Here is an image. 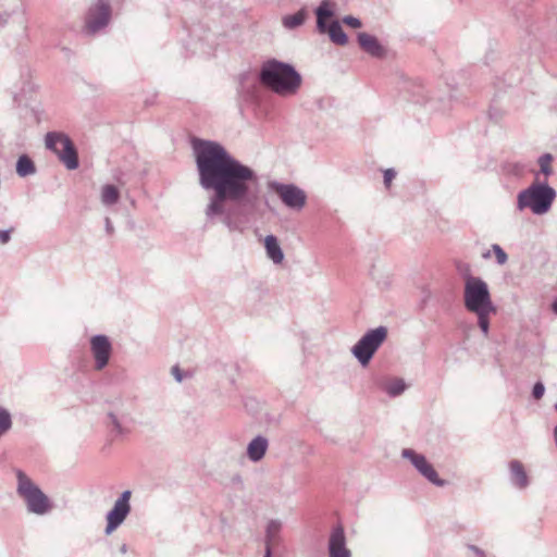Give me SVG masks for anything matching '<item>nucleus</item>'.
<instances>
[{
  "mask_svg": "<svg viewBox=\"0 0 557 557\" xmlns=\"http://www.w3.org/2000/svg\"><path fill=\"white\" fill-rule=\"evenodd\" d=\"M488 115H490V119L495 122H498L503 116L502 112L496 110L494 107L490 108Z\"/></svg>",
  "mask_w": 557,
  "mask_h": 557,
  "instance_id": "72a5a7b5",
  "label": "nucleus"
},
{
  "mask_svg": "<svg viewBox=\"0 0 557 557\" xmlns=\"http://www.w3.org/2000/svg\"><path fill=\"white\" fill-rule=\"evenodd\" d=\"M506 171L511 175L521 176L524 172V165L521 163H510L506 166Z\"/></svg>",
  "mask_w": 557,
  "mask_h": 557,
  "instance_id": "c85d7f7f",
  "label": "nucleus"
},
{
  "mask_svg": "<svg viewBox=\"0 0 557 557\" xmlns=\"http://www.w3.org/2000/svg\"><path fill=\"white\" fill-rule=\"evenodd\" d=\"M269 447V441L263 435H257L247 445V457L252 462L263 459Z\"/></svg>",
  "mask_w": 557,
  "mask_h": 557,
  "instance_id": "dca6fc26",
  "label": "nucleus"
},
{
  "mask_svg": "<svg viewBox=\"0 0 557 557\" xmlns=\"http://www.w3.org/2000/svg\"><path fill=\"white\" fill-rule=\"evenodd\" d=\"M552 161L553 156L550 153H544L537 160V163L540 165V173H542L545 176V178H547L554 173L553 168L550 165Z\"/></svg>",
  "mask_w": 557,
  "mask_h": 557,
  "instance_id": "393cba45",
  "label": "nucleus"
},
{
  "mask_svg": "<svg viewBox=\"0 0 557 557\" xmlns=\"http://www.w3.org/2000/svg\"><path fill=\"white\" fill-rule=\"evenodd\" d=\"M407 388V385L403 379H394L384 387L385 392L391 397H397L401 395Z\"/></svg>",
  "mask_w": 557,
  "mask_h": 557,
  "instance_id": "b1692460",
  "label": "nucleus"
},
{
  "mask_svg": "<svg viewBox=\"0 0 557 557\" xmlns=\"http://www.w3.org/2000/svg\"><path fill=\"white\" fill-rule=\"evenodd\" d=\"M317 30L320 34H327L330 40L337 46H346L348 36L344 32L337 20H332L335 15V3L332 0H322L315 8Z\"/></svg>",
  "mask_w": 557,
  "mask_h": 557,
  "instance_id": "423d86ee",
  "label": "nucleus"
},
{
  "mask_svg": "<svg viewBox=\"0 0 557 557\" xmlns=\"http://www.w3.org/2000/svg\"><path fill=\"white\" fill-rule=\"evenodd\" d=\"M343 23L351 28H360L362 26L361 21L352 15L344 16Z\"/></svg>",
  "mask_w": 557,
  "mask_h": 557,
  "instance_id": "c756f323",
  "label": "nucleus"
},
{
  "mask_svg": "<svg viewBox=\"0 0 557 557\" xmlns=\"http://www.w3.org/2000/svg\"><path fill=\"white\" fill-rule=\"evenodd\" d=\"M14 231L13 227L0 231V244L5 245L11 240V234Z\"/></svg>",
  "mask_w": 557,
  "mask_h": 557,
  "instance_id": "473e14b6",
  "label": "nucleus"
},
{
  "mask_svg": "<svg viewBox=\"0 0 557 557\" xmlns=\"http://www.w3.org/2000/svg\"><path fill=\"white\" fill-rule=\"evenodd\" d=\"M270 190L274 191L282 202L290 210L300 211L307 201L306 193L295 184H285L271 181L268 184Z\"/></svg>",
  "mask_w": 557,
  "mask_h": 557,
  "instance_id": "9d476101",
  "label": "nucleus"
},
{
  "mask_svg": "<svg viewBox=\"0 0 557 557\" xmlns=\"http://www.w3.org/2000/svg\"><path fill=\"white\" fill-rule=\"evenodd\" d=\"M172 374L174 375V377L176 379L177 382H182L183 381V375L181 373V370L177 366H174L172 368Z\"/></svg>",
  "mask_w": 557,
  "mask_h": 557,
  "instance_id": "4c0bfd02",
  "label": "nucleus"
},
{
  "mask_svg": "<svg viewBox=\"0 0 557 557\" xmlns=\"http://www.w3.org/2000/svg\"><path fill=\"white\" fill-rule=\"evenodd\" d=\"M11 17V14L9 12L0 13V29L3 28Z\"/></svg>",
  "mask_w": 557,
  "mask_h": 557,
  "instance_id": "e433bc0d",
  "label": "nucleus"
},
{
  "mask_svg": "<svg viewBox=\"0 0 557 557\" xmlns=\"http://www.w3.org/2000/svg\"><path fill=\"white\" fill-rule=\"evenodd\" d=\"M545 393V386L542 382H536L532 388V397L534 399H541Z\"/></svg>",
  "mask_w": 557,
  "mask_h": 557,
  "instance_id": "7c9ffc66",
  "label": "nucleus"
},
{
  "mask_svg": "<svg viewBox=\"0 0 557 557\" xmlns=\"http://www.w3.org/2000/svg\"><path fill=\"white\" fill-rule=\"evenodd\" d=\"M467 547L469 550H471L478 557H486L485 552L483 549H481L480 547H478L475 545H468Z\"/></svg>",
  "mask_w": 557,
  "mask_h": 557,
  "instance_id": "f704fd0d",
  "label": "nucleus"
},
{
  "mask_svg": "<svg viewBox=\"0 0 557 557\" xmlns=\"http://www.w3.org/2000/svg\"><path fill=\"white\" fill-rule=\"evenodd\" d=\"M36 165L34 161L27 156L22 154L16 161V173L21 177L34 175L36 173Z\"/></svg>",
  "mask_w": 557,
  "mask_h": 557,
  "instance_id": "412c9836",
  "label": "nucleus"
},
{
  "mask_svg": "<svg viewBox=\"0 0 557 557\" xmlns=\"http://www.w3.org/2000/svg\"><path fill=\"white\" fill-rule=\"evenodd\" d=\"M329 557H351V552L346 546V535L344 527L338 523L330 534L327 543Z\"/></svg>",
  "mask_w": 557,
  "mask_h": 557,
  "instance_id": "4468645a",
  "label": "nucleus"
},
{
  "mask_svg": "<svg viewBox=\"0 0 557 557\" xmlns=\"http://www.w3.org/2000/svg\"><path fill=\"white\" fill-rule=\"evenodd\" d=\"M556 197V190L547 181L540 182L536 177L529 187L518 193L517 210L529 209L535 215H544L552 209Z\"/></svg>",
  "mask_w": 557,
  "mask_h": 557,
  "instance_id": "7ed1b4c3",
  "label": "nucleus"
},
{
  "mask_svg": "<svg viewBox=\"0 0 557 557\" xmlns=\"http://www.w3.org/2000/svg\"><path fill=\"white\" fill-rule=\"evenodd\" d=\"M46 148L55 153L67 170L79 166L78 151L69 135L61 132H48L45 136Z\"/></svg>",
  "mask_w": 557,
  "mask_h": 557,
  "instance_id": "6e6552de",
  "label": "nucleus"
},
{
  "mask_svg": "<svg viewBox=\"0 0 557 557\" xmlns=\"http://www.w3.org/2000/svg\"><path fill=\"white\" fill-rule=\"evenodd\" d=\"M387 335V327L383 325L368 330L351 347L352 356L362 367H367L371 362L375 352L386 341Z\"/></svg>",
  "mask_w": 557,
  "mask_h": 557,
  "instance_id": "0eeeda50",
  "label": "nucleus"
},
{
  "mask_svg": "<svg viewBox=\"0 0 557 557\" xmlns=\"http://www.w3.org/2000/svg\"><path fill=\"white\" fill-rule=\"evenodd\" d=\"M120 552L122 554H125L127 552V545L126 544H123L121 547H120Z\"/></svg>",
  "mask_w": 557,
  "mask_h": 557,
  "instance_id": "a19ab883",
  "label": "nucleus"
},
{
  "mask_svg": "<svg viewBox=\"0 0 557 557\" xmlns=\"http://www.w3.org/2000/svg\"><path fill=\"white\" fill-rule=\"evenodd\" d=\"M282 523L278 520H270L265 529L264 544L274 548L278 545L281 537Z\"/></svg>",
  "mask_w": 557,
  "mask_h": 557,
  "instance_id": "6ab92c4d",
  "label": "nucleus"
},
{
  "mask_svg": "<svg viewBox=\"0 0 557 557\" xmlns=\"http://www.w3.org/2000/svg\"><path fill=\"white\" fill-rule=\"evenodd\" d=\"M396 171L391 168L384 171V185L386 188L391 186L392 181L396 177Z\"/></svg>",
  "mask_w": 557,
  "mask_h": 557,
  "instance_id": "2f4dec72",
  "label": "nucleus"
},
{
  "mask_svg": "<svg viewBox=\"0 0 557 557\" xmlns=\"http://www.w3.org/2000/svg\"><path fill=\"white\" fill-rule=\"evenodd\" d=\"M357 40L360 48L369 55L377 59H384L387 54L386 48L379 41V39L368 33H358Z\"/></svg>",
  "mask_w": 557,
  "mask_h": 557,
  "instance_id": "2eb2a0df",
  "label": "nucleus"
},
{
  "mask_svg": "<svg viewBox=\"0 0 557 557\" xmlns=\"http://www.w3.org/2000/svg\"><path fill=\"white\" fill-rule=\"evenodd\" d=\"M112 350V344L107 335L97 334L90 337V352L97 371H101L109 364Z\"/></svg>",
  "mask_w": 557,
  "mask_h": 557,
  "instance_id": "ddd939ff",
  "label": "nucleus"
},
{
  "mask_svg": "<svg viewBox=\"0 0 557 557\" xmlns=\"http://www.w3.org/2000/svg\"><path fill=\"white\" fill-rule=\"evenodd\" d=\"M264 248L268 258L274 263L280 264L284 259V252L280 246L278 239L274 235H268L264 239Z\"/></svg>",
  "mask_w": 557,
  "mask_h": 557,
  "instance_id": "a211bd4d",
  "label": "nucleus"
},
{
  "mask_svg": "<svg viewBox=\"0 0 557 557\" xmlns=\"http://www.w3.org/2000/svg\"><path fill=\"white\" fill-rule=\"evenodd\" d=\"M510 482L517 488H525L529 485V478L523 465L519 460H511L509 463Z\"/></svg>",
  "mask_w": 557,
  "mask_h": 557,
  "instance_id": "f3484780",
  "label": "nucleus"
},
{
  "mask_svg": "<svg viewBox=\"0 0 557 557\" xmlns=\"http://www.w3.org/2000/svg\"><path fill=\"white\" fill-rule=\"evenodd\" d=\"M308 17V12L306 8H301L294 14L285 15L282 18V24L287 29H295L301 26Z\"/></svg>",
  "mask_w": 557,
  "mask_h": 557,
  "instance_id": "aec40b11",
  "label": "nucleus"
},
{
  "mask_svg": "<svg viewBox=\"0 0 557 557\" xmlns=\"http://www.w3.org/2000/svg\"><path fill=\"white\" fill-rule=\"evenodd\" d=\"M492 251L494 252V255L496 257L497 264L504 265L507 262L508 255L498 244L492 245Z\"/></svg>",
  "mask_w": 557,
  "mask_h": 557,
  "instance_id": "bb28decb",
  "label": "nucleus"
},
{
  "mask_svg": "<svg viewBox=\"0 0 557 557\" xmlns=\"http://www.w3.org/2000/svg\"><path fill=\"white\" fill-rule=\"evenodd\" d=\"M255 97H256V96H255V91H251V92L247 96V98H248V99H253Z\"/></svg>",
  "mask_w": 557,
  "mask_h": 557,
  "instance_id": "79ce46f5",
  "label": "nucleus"
},
{
  "mask_svg": "<svg viewBox=\"0 0 557 557\" xmlns=\"http://www.w3.org/2000/svg\"><path fill=\"white\" fill-rule=\"evenodd\" d=\"M401 456L405 459H408L412 463V466L417 469V471L432 484H434L436 486H441V487L446 484V481L438 476L436 470L426 460L424 455L418 454L411 448H405L401 451Z\"/></svg>",
  "mask_w": 557,
  "mask_h": 557,
  "instance_id": "f8f14e48",
  "label": "nucleus"
},
{
  "mask_svg": "<svg viewBox=\"0 0 557 557\" xmlns=\"http://www.w3.org/2000/svg\"><path fill=\"white\" fill-rule=\"evenodd\" d=\"M120 191L112 184H107L101 190V201L104 206H113L119 202Z\"/></svg>",
  "mask_w": 557,
  "mask_h": 557,
  "instance_id": "4be33fe9",
  "label": "nucleus"
},
{
  "mask_svg": "<svg viewBox=\"0 0 557 557\" xmlns=\"http://www.w3.org/2000/svg\"><path fill=\"white\" fill-rule=\"evenodd\" d=\"M272 547L265 546L264 555L263 557H272Z\"/></svg>",
  "mask_w": 557,
  "mask_h": 557,
  "instance_id": "58836bf2",
  "label": "nucleus"
},
{
  "mask_svg": "<svg viewBox=\"0 0 557 557\" xmlns=\"http://www.w3.org/2000/svg\"><path fill=\"white\" fill-rule=\"evenodd\" d=\"M490 255H491V252H490V251H486L485 253H483V258H484V259H487V258H490Z\"/></svg>",
  "mask_w": 557,
  "mask_h": 557,
  "instance_id": "37998d69",
  "label": "nucleus"
},
{
  "mask_svg": "<svg viewBox=\"0 0 557 557\" xmlns=\"http://www.w3.org/2000/svg\"><path fill=\"white\" fill-rule=\"evenodd\" d=\"M17 495L25 502L27 511L37 516L48 513L52 504L49 497L22 470L16 471Z\"/></svg>",
  "mask_w": 557,
  "mask_h": 557,
  "instance_id": "39448f33",
  "label": "nucleus"
},
{
  "mask_svg": "<svg viewBox=\"0 0 557 557\" xmlns=\"http://www.w3.org/2000/svg\"><path fill=\"white\" fill-rule=\"evenodd\" d=\"M108 418L110 419V423L112 424L113 430L117 434H124V433L127 432V430L123 426L122 421L120 420V418L115 413L109 412L108 413Z\"/></svg>",
  "mask_w": 557,
  "mask_h": 557,
  "instance_id": "cd10ccee",
  "label": "nucleus"
},
{
  "mask_svg": "<svg viewBox=\"0 0 557 557\" xmlns=\"http://www.w3.org/2000/svg\"><path fill=\"white\" fill-rule=\"evenodd\" d=\"M552 311L557 314V298L552 302Z\"/></svg>",
  "mask_w": 557,
  "mask_h": 557,
  "instance_id": "ea45409f",
  "label": "nucleus"
},
{
  "mask_svg": "<svg viewBox=\"0 0 557 557\" xmlns=\"http://www.w3.org/2000/svg\"><path fill=\"white\" fill-rule=\"evenodd\" d=\"M104 227L108 235H112L114 233V227L109 216L104 218Z\"/></svg>",
  "mask_w": 557,
  "mask_h": 557,
  "instance_id": "c9c22d12",
  "label": "nucleus"
},
{
  "mask_svg": "<svg viewBox=\"0 0 557 557\" xmlns=\"http://www.w3.org/2000/svg\"><path fill=\"white\" fill-rule=\"evenodd\" d=\"M259 82L280 96H293L301 86V75L290 63L270 59L262 63Z\"/></svg>",
  "mask_w": 557,
  "mask_h": 557,
  "instance_id": "f03ea898",
  "label": "nucleus"
},
{
  "mask_svg": "<svg viewBox=\"0 0 557 557\" xmlns=\"http://www.w3.org/2000/svg\"><path fill=\"white\" fill-rule=\"evenodd\" d=\"M131 496L132 492L129 490L122 492V494L115 500L112 509L108 511L107 525L104 529V533L107 535L115 531L131 512Z\"/></svg>",
  "mask_w": 557,
  "mask_h": 557,
  "instance_id": "9b49d317",
  "label": "nucleus"
},
{
  "mask_svg": "<svg viewBox=\"0 0 557 557\" xmlns=\"http://www.w3.org/2000/svg\"><path fill=\"white\" fill-rule=\"evenodd\" d=\"M193 149L199 185L213 193L205 210L207 222L242 232L260 205L259 175L218 141L195 139Z\"/></svg>",
  "mask_w": 557,
  "mask_h": 557,
  "instance_id": "f257e3e1",
  "label": "nucleus"
},
{
  "mask_svg": "<svg viewBox=\"0 0 557 557\" xmlns=\"http://www.w3.org/2000/svg\"><path fill=\"white\" fill-rule=\"evenodd\" d=\"M463 267L465 272L462 273V276L465 280V308L469 312L496 308L492 301L487 283L479 276H473L470 273V268L468 264H463Z\"/></svg>",
  "mask_w": 557,
  "mask_h": 557,
  "instance_id": "20e7f679",
  "label": "nucleus"
},
{
  "mask_svg": "<svg viewBox=\"0 0 557 557\" xmlns=\"http://www.w3.org/2000/svg\"><path fill=\"white\" fill-rule=\"evenodd\" d=\"M112 8L107 0H96L85 13L83 32L88 36L101 33L110 23Z\"/></svg>",
  "mask_w": 557,
  "mask_h": 557,
  "instance_id": "1a4fd4ad",
  "label": "nucleus"
},
{
  "mask_svg": "<svg viewBox=\"0 0 557 557\" xmlns=\"http://www.w3.org/2000/svg\"><path fill=\"white\" fill-rule=\"evenodd\" d=\"M495 312H496V308L478 310V311L471 312V313L476 314L479 327L481 329V331L483 332V334L485 336L488 334V330H490V315Z\"/></svg>",
  "mask_w": 557,
  "mask_h": 557,
  "instance_id": "5701e85b",
  "label": "nucleus"
},
{
  "mask_svg": "<svg viewBox=\"0 0 557 557\" xmlns=\"http://www.w3.org/2000/svg\"><path fill=\"white\" fill-rule=\"evenodd\" d=\"M12 428V417L9 410L0 407V437L3 436Z\"/></svg>",
  "mask_w": 557,
  "mask_h": 557,
  "instance_id": "a878e982",
  "label": "nucleus"
}]
</instances>
